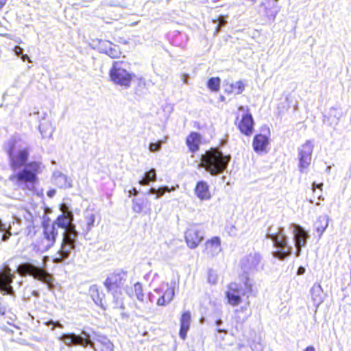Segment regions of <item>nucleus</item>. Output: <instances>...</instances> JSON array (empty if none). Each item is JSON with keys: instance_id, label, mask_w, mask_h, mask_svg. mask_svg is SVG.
Listing matches in <instances>:
<instances>
[{"instance_id": "1", "label": "nucleus", "mask_w": 351, "mask_h": 351, "mask_svg": "<svg viewBox=\"0 0 351 351\" xmlns=\"http://www.w3.org/2000/svg\"><path fill=\"white\" fill-rule=\"evenodd\" d=\"M19 139L12 138L5 143V152L11 170L16 171L8 179L23 191H34L38 182V175L42 172L41 162L36 160L28 162L30 148H19Z\"/></svg>"}, {"instance_id": "2", "label": "nucleus", "mask_w": 351, "mask_h": 351, "mask_svg": "<svg viewBox=\"0 0 351 351\" xmlns=\"http://www.w3.org/2000/svg\"><path fill=\"white\" fill-rule=\"evenodd\" d=\"M230 157L224 156L219 149L210 148L201 156L200 166L212 176L223 172L228 166Z\"/></svg>"}, {"instance_id": "3", "label": "nucleus", "mask_w": 351, "mask_h": 351, "mask_svg": "<svg viewBox=\"0 0 351 351\" xmlns=\"http://www.w3.org/2000/svg\"><path fill=\"white\" fill-rule=\"evenodd\" d=\"M128 62L119 60L114 61L109 71L110 80L116 85L125 88L130 87L136 75L127 71L126 67H130Z\"/></svg>"}, {"instance_id": "4", "label": "nucleus", "mask_w": 351, "mask_h": 351, "mask_svg": "<svg viewBox=\"0 0 351 351\" xmlns=\"http://www.w3.org/2000/svg\"><path fill=\"white\" fill-rule=\"evenodd\" d=\"M42 226L43 236L38 239L33 245L36 250L44 252L54 245L58 232L54 223H51L49 221H44Z\"/></svg>"}, {"instance_id": "5", "label": "nucleus", "mask_w": 351, "mask_h": 351, "mask_svg": "<svg viewBox=\"0 0 351 351\" xmlns=\"http://www.w3.org/2000/svg\"><path fill=\"white\" fill-rule=\"evenodd\" d=\"M17 271L22 276L29 275L47 284L51 283L53 279L52 276L46 270L45 264H43L42 266H35L29 263H23L18 267Z\"/></svg>"}, {"instance_id": "6", "label": "nucleus", "mask_w": 351, "mask_h": 351, "mask_svg": "<svg viewBox=\"0 0 351 351\" xmlns=\"http://www.w3.org/2000/svg\"><path fill=\"white\" fill-rule=\"evenodd\" d=\"M128 272L121 269H114L106 278L104 285L108 292L117 293L126 282Z\"/></svg>"}, {"instance_id": "7", "label": "nucleus", "mask_w": 351, "mask_h": 351, "mask_svg": "<svg viewBox=\"0 0 351 351\" xmlns=\"http://www.w3.org/2000/svg\"><path fill=\"white\" fill-rule=\"evenodd\" d=\"M154 294L150 295V299H156V303L158 306H166L173 299L175 291L174 288L167 282H162L158 288L154 289Z\"/></svg>"}, {"instance_id": "8", "label": "nucleus", "mask_w": 351, "mask_h": 351, "mask_svg": "<svg viewBox=\"0 0 351 351\" xmlns=\"http://www.w3.org/2000/svg\"><path fill=\"white\" fill-rule=\"evenodd\" d=\"M234 124L242 134L250 136L253 134L254 121L248 108L241 116H236Z\"/></svg>"}, {"instance_id": "9", "label": "nucleus", "mask_w": 351, "mask_h": 351, "mask_svg": "<svg viewBox=\"0 0 351 351\" xmlns=\"http://www.w3.org/2000/svg\"><path fill=\"white\" fill-rule=\"evenodd\" d=\"M14 278L15 275L7 264H3L0 267V291L3 292V295L14 294L12 283Z\"/></svg>"}, {"instance_id": "10", "label": "nucleus", "mask_w": 351, "mask_h": 351, "mask_svg": "<svg viewBox=\"0 0 351 351\" xmlns=\"http://www.w3.org/2000/svg\"><path fill=\"white\" fill-rule=\"evenodd\" d=\"M73 219V216L71 212L66 211L58 216L54 223H56L58 227L64 230L63 235L77 234L75 225L72 223Z\"/></svg>"}, {"instance_id": "11", "label": "nucleus", "mask_w": 351, "mask_h": 351, "mask_svg": "<svg viewBox=\"0 0 351 351\" xmlns=\"http://www.w3.org/2000/svg\"><path fill=\"white\" fill-rule=\"evenodd\" d=\"M77 237V234L63 235V240L61 244V247L58 250L57 254V260L62 261L66 258L71 251L75 248V242Z\"/></svg>"}, {"instance_id": "12", "label": "nucleus", "mask_w": 351, "mask_h": 351, "mask_svg": "<svg viewBox=\"0 0 351 351\" xmlns=\"http://www.w3.org/2000/svg\"><path fill=\"white\" fill-rule=\"evenodd\" d=\"M225 296L227 302L232 306H237L241 304L242 298L241 293V287L237 282H231L227 287V291L225 292Z\"/></svg>"}, {"instance_id": "13", "label": "nucleus", "mask_w": 351, "mask_h": 351, "mask_svg": "<svg viewBox=\"0 0 351 351\" xmlns=\"http://www.w3.org/2000/svg\"><path fill=\"white\" fill-rule=\"evenodd\" d=\"M313 149V147L308 141L302 145L299 152V168L301 171L309 167L311 162Z\"/></svg>"}, {"instance_id": "14", "label": "nucleus", "mask_w": 351, "mask_h": 351, "mask_svg": "<svg viewBox=\"0 0 351 351\" xmlns=\"http://www.w3.org/2000/svg\"><path fill=\"white\" fill-rule=\"evenodd\" d=\"M86 336L88 337V335H86ZM61 340L67 346L74 345L82 346L83 347L90 346L95 349L93 342L91 341L88 337L83 338L75 334L64 333L61 336Z\"/></svg>"}, {"instance_id": "15", "label": "nucleus", "mask_w": 351, "mask_h": 351, "mask_svg": "<svg viewBox=\"0 0 351 351\" xmlns=\"http://www.w3.org/2000/svg\"><path fill=\"white\" fill-rule=\"evenodd\" d=\"M185 241L191 249L196 248L202 241L204 237L201 232L195 227H190L185 232Z\"/></svg>"}, {"instance_id": "16", "label": "nucleus", "mask_w": 351, "mask_h": 351, "mask_svg": "<svg viewBox=\"0 0 351 351\" xmlns=\"http://www.w3.org/2000/svg\"><path fill=\"white\" fill-rule=\"evenodd\" d=\"M261 261L262 257L259 253L250 254L241 260V267L248 271L258 270Z\"/></svg>"}, {"instance_id": "17", "label": "nucleus", "mask_w": 351, "mask_h": 351, "mask_svg": "<svg viewBox=\"0 0 351 351\" xmlns=\"http://www.w3.org/2000/svg\"><path fill=\"white\" fill-rule=\"evenodd\" d=\"M293 232L294 234L295 247L297 248L296 256H298L300 255L301 248L306 244L308 234L302 227L297 224L293 225Z\"/></svg>"}, {"instance_id": "18", "label": "nucleus", "mask_w": 351, "mask_h": 351, "mask_svg": "<svg viewBox=\"0 0 351 351\" xmlns=\"http://www.w3.org/2000/svg\"><path fill=\"white\" fill-rule=\"evenodd\" d=\"M269 144V138L267 135L257 134L253 138V149L257 154L266 152Z\"/></svg>"}, {"instance_id": "19", "label": "nucleus", "mask_w": 351, "mask_h": 351, "mask_svg": "<svg viewBox=\"0 0 351 351\" xmlns=\"http://www.w3.org/2000/svg\"><path fill=\"white\" fill-rule=\"evenodd\" d=\"M202 135L197 132H191L186 137L185 143L190 152L195 154L200 149Z\"/></svg>"}, {"instance_id": "20", "label": "nucleus", "mask_w": 351, "mask_h": 351, "mask_svg": "<svg viewBox=\"0 0 351 351\" xmlns=\"http://www.w3.org/2000/svg\"><path fill=\"white\" fill-rule=\"evenodd\" d=\"M195 195L201 201H206L211 198V193L210 191V186L207 182L204 180L198 181L194 189Z\"/></svg>"}, {"instance_id": "21", "label": "nucleus", "mask_w": 351, "mask_h": 351, "mask_svg": "<svg viewBox=\"0 0 351 351\" xmlns=\"http://www.w3.org/2000/svg\"><path fill=\"white\" fill-rule=\"evenodd\" d=\"M180 328L179 335L182 340L186 338L187 332L190 329L191 322V314L189 311H184L182 313L180 318Z\"/></svg>"}, {"instance_id": "22", "label": "nucleus", "mask_w": 351, "mask_h": 351, "mask_svg": "<svg viewBox=\"0 0 351 351\" xmlns=\"http://www.w3.org/2000/svg\"><path fill=\"white\" fill-rule=\"evenodd\" d=\"M221 250V239L219 237H213L204 243V252L213 256Z\"/></svg>"}, {"instance_id": "23", "label": "nucleus", "mask_w": 351, "mask_h": 351, "mask_svg": "<svg viewBox=\"0 0 351 351\" xmlns=\"http://www.w3.org/2000/svg\"><path fill=\"white\" fill-rule=\"evenodd\" d=\"M311 298L314 304L318 306L324 302L323 289L320 284H314L311 289Z\"/></svg>"}, {"instance_id": "24", "label": "nucleus", "mask_w": 351, "mask_h": 351, "mask_svg": "<svg viewBox=\"0 0 351 351\" xmlns=\"http://www.w3.org/2000/svg\"><path fill=\"white\" fill-rule=\"evenodd\" d=\"M103 52L111 58H118L121 54L119 47L110 42L105 43V47L103 49Z\"/></svg>"}, {"instance_id": "25", "label": "nucleus", "mask_w": 351, "mask_h": 351, "mask_svg": "<svg viewBox=\"0 0 351 351\" xmlns=\"http://www.w3.org/2000/svg\"><path fill=\"white\" fill-rule=\"evenodd\" d=\"M323 184H315L313 183L312 185V191L313 196L310 199L311 203H314L317 205L319 204L320 201L324 200L323 192H322Z\"/></svg>"}, {"instance_id": "26", "label": "nucleus", "mask_w": 351, "mask_h": 351, "mask_svg": "<svg viewBox=\"0 0 351 351\" xmlns=\"http://www.w3.org/2000/svg\"><path fill=\"white\" fill-rule=\"evenodd\" d=\"M100 351H114V346L106 337L99 336L96 339Z\"/></svg>"}, {"instance_id": "27", "label": "nucleus", "mask_w": 351, "mask_h": 351, "mask_svg": "<svg viewBox=\"0 0 351 351\" xmlns=\"http://www.w3.org/2000/svg\"><path fill=\"white\" fill-rule=\"evenodd\" d=\"M130 295L131 297H136L139 301H143L145 295L143 293V286L141 282H136L134 284L130 291Z\"/></svg>"}, {"instance_id": "28", "label": "nucleus", "mask_w": 351, "mask_h": 351, "mask_svg": "<svg viewBox=\"0 0 351 351\" xmlns=\"http://www.w3.org/2000/svg\"><path fill=\"white\" fill-rule=\"evenodd\" d=\"M245 89V84L242 81H237L235 83L230 84L228 88H226L225 92L227 94H241Z\"/></svg>"}, {"instance_id": "29", "label": "nucleus", "mask_w": 351, "mask_h": 351, "mask_svg": "<svg viewBox=\"0 0 351 351\" xmlns=\"http://www.w3.org/2000/svg\"><path fill=\"white\" fill-rule=\"evenodd\" d=\"M328 222L326 218L319 217L317 219L315 223V230L317 232L319 237L323 234L328 227Z\"/></svg>"}, {"instance_id": "30", "label": "nucleus", "mask_w": 351, "mask_h": 351, "mask_svg": "<svg viewBox=\"0 0 351 351\" xmlns=\"http://www.w3.org/2000/svg\"><path fill=\"white\" fill-rule=\"evenodd\" d=\"M267 237L274 241L276 247H281L287 244L286 237L284 234H268Z\"/></svg>"}, {"instance_id": "31", "label": "nucleus", "mask_w": 351, "mask_h": 351, "mask_svg": "<svg viewBox=\"0 0 351 351\" xmlns=\"http://www.w3.org/2000/svg\"><path fill=\"white\" fill-rule=\"evenodd\" d=\"M291 254V247L288 246L287 244L281 247H278V250L274 252L275 257L284 260Z\"/></svg>"}, {"instance_id": "32", "label": "nucleus", "mask_w": 351, "mask_h": 351, "mask_svg": "<svg viewBox=\"0 0 351 351\" xmlns=\"http://www.w3.org/2000/svg\"><path fill=\"white\" fill-rule=\"evenodd\" d=\"M147 204V200L146 199L135 198L132 200V210L134 213H141L143 212Z\"/></svg>"}, {"instance_id": "33", "label": "nucleus", "mask_w": 351, "mask_h": 351, "mask_svg": "<svg viewBox=\"0 0 351 351\" xmlns=\"http://www.w3.org/2000/svg\"><path fill=\"white\" fill-rule=\"evenodd\" d=\"M221 80L219 77H210L207 82V87L212 91L217 93L220 90Z\"/></svg>"}, {"instance_id": "34", "label": "nucleus", "mask_w": 351, "mask_h": 351, "mask_svg": "<svg viewBox=\"0 0 351 351\" xmlns=\"http://www.w3.org/2000/svg\"><path fill=\"white\" fill-rule=\"evenodd\" d=\"M156 173L155 169H151L146 172L143 179L139 180V184L141 185H147L149 182H154L156 180Z\"/></svg>"}, {"instance_id": "35", "label": "nucleus", "mask_w": 351, "mask_h": 351, "mask_svg": "<svg viewBox=\"0 0 351 351\" xmlns=\"http://www.w3.org/2000/svg\"><path fill=\"white\" fill-rule=\"evenodd\" d=\"M95 217L93 214H90L85 217L86 229L90 230L95 225Z\"/></svg>"}, {"instance_id": "36", "label": "nucleus", "mask_w": 351, "mask_h": 351, "mask_svg": "<svg viewBox=\"0 0 351 351\" xmlns=\"http://www.w3.org/2000/svg\"><path fill=\"white\" fill-rule=\"evenodd\" d=\"M161 141H158L156 143H151L149 145V151L154 152L159 150L161 147Z\"/></svg>"}, {"instance_id": "37", "label": "nucleus", "mask_w": 351, "mask_h": 351, "mask_svg": "<svg viewBox=\"0 0 351 351\" xmlns=\"http://www.w3.org/2000/svg\"><path fill=\"white\" fill-rule=\"evenodd\" d=\"M217 276L213 272H209L208 275V281L210 284H215L217 282Z\"/></svg>"}, {"instance_id": "38", "label": "nucleus", "mask_w": 351, "mask_h": 351, "mask_svg": "<svg viewBox=\"0 0 351 351\" xmlns=\"http://www.w3.org/2000/svg\"><path fill=\"white\" fill-rule=\"evenodd\" d=\"M214 22H218L219 25H223L227 21L223 16H219L216 20H213Z\"/></svg>"}, {"instance_id": "39", "label": "nucleus", "mask_w": 351, "mask_h": 351, "mask_svg": "<svg viewBox=\"0 0 351 351\" xmlns=\"http://www.w3.org/2000/svg\"><path fill=\"white\" fill-rule=\"evenodd\" d=\"M245 289L247 292H252V284L249 282V279L247 278L246 282H245Z\"/></svg>"}, {"instance_id": "40", "label": "nucleus", "mask_w": 351, "mask_h": 351, "mask_svg": "<svg viewBox=\"0 0 351 351\" xmlns=\"http://www.w3.org/2000/svg\"><path fill=\"white\" fill-rule=\"evenodd\" d=\"M23 48L19 47V46H16L14 48V51L15 52V53L17 55V56H21L22 55V53H23Z\"/></svg>"}, {"instance_id": "41", "label": "nucleus", "mask_w": 351, "mask_h": 351, "mask_svg": "<svg viewBox=\"0 0 351 351\" xmlns=\"http://www.w3.org/2000/svg\"><path fill=\"white\" fill-rule=\"evenodd\" d=\"M47 326H50V325H53V326H57V327H59V328H62V325L59 322H53V321H49L47 323Z\"/></svg>"}, {"instance_id": "42", "label": "nucleus", "mask_w": 351, "mask_h": 351, "mask_svg": "<svg viewBox=\"0 0 351 351\" xmlns=\"http://www.w3.org/2000/svg\"><path fill=\"white\" fill-rule=\"evenodd\" d=\"M56 193L55 189H50L47 192V195L49 197H53Z\"/></svg>"}, {"instance_id": "43", "label": "nucleus", "mask_w": 351, "mask_h": 351, "mask_svg": "<svg viewBox=\"0 0 351 351\" xmlns=\"http://www.w3.org/2000/svg\"><path fill=\"white\" fill-rule=\"evenodd\" d=\"M11 236V233L10 232H7L3 235L2 240L3 241H6L9 239L10 237Z\"/></svg>"}, {"instance_id": "44", "label": "nucleus", "mask_w": 351, "mask_h": 351, "mask_svg": "<svg viewBox=\"0 0 351 351\" xmlns=\"http://www.w3.org/2000/svg\"><path fill=\"white\" fill-rule=\"evenodd\" d=\"M128 193H129V196H131V195H137V194L138 193V191L135 188L130 189L128 191Z\"/></svg>"}, {"instance_id": "45", "label": "nucleus", "mask_w": 351, "mask_h": 351, "mask_svg": "<svg viewBox=\"0 0 351 351\" xmlns=\"http://www.w3.org/2000/svg\"><path fill=\"white\" fill-rule=\"evenodd\" d=\"M21 59L23 61L27 60L29 62H32L30 58H29V56L27 54H22L21 55Z\"/></svg>"}, {"instance_id": "46", "label": "nucleus", "mask_w": 351, "mask_h": 351, "mask_svg": "<svg viewBox=\"0 0 351 351\" xmlns=\"http://www.w3.org/2000/svg\"><path fill=\"white\" fill-rule=\"evenodd\" d=\"M303 351H315V348L313 346H308L306 347Z\"/></svg>"}, {"instance_id": "47", "label": "nucleus", "mask_w": 351, "mask_h": 351, "mask_svg": "<svg viewBox=\"0 0 351 351\" xmlns=\"http://www.w3.org/2000/svg\"><path fill=\"white\" fill-rule=\"evenodd\" d=\"M305 271V269L302 267H300L298 270V275H302L304 273Z\"/></svg>"}, {"instance_id": "48", "label": "nucleus", "mask_w": 351, "mask_h": 351, "mask_svg": "<svg viewBox=\"0 0 351 351\" xmlns=\"http://www.w3.org/2000/svg\"><path fill=\"white\" fill-rule=\"evenodd\" d=\"M6 2H7V0H0V10L5 5Z\"/></svg>"}, {"instance_id": "49", "label": "nucleus", "mask_w": 351, "mask_h": 351, "mask_svg": "<svg viewBox=\"0 0 351 351\" xmlns=\"http://www.w3.org/2000/svg\"><path fill=\"white\" fill-rule=\"evenodd\" d=\"M239 110H241V111H244L245 110V108L243 106H241L238 108Z\"/></svg>"}, {"instance_id": "50", "label": "nucleus", "mask_w": 351, "mask_h": 351, "mask_svg": "<svg viewBox=\"0 0 351 351\" xmlns=\"http://www.w3.org/2000/svg\"><path fill=\"white\" fill-rule=\"evenodd\" d=\"M221 26H222V25H219H219H217V28H216V32H219V29L221 28Z\"/></svg>"}, {"instance_id": "51", "label": "nucleus", "mask_w": 351, "mask_h": 351, "mask_svg": "<svg viewBox=\"0 0 351 351\" xmlns=\"http://www.w3.org/2000/svg\"><path fill=\"white\" fill-rule=\"evenodd\" d=\"M93 290H95V291H97V287H94L93 288Z\"/></svg>"}, {"instance_id": "52", "label": "nucleus", "mask_w": 351, "mask_h": 351, "mask_svg": "<svg viewBox=\"0 0 351 351\" xmlns=\"http://www.w3.org/2000/svg\"><path fill=\"white\" fill-rule=\"evenodd\" d=\"M221 99L222 101H223V100H224V97H223V96H221Z\"/></svg>"}]
</instances>
